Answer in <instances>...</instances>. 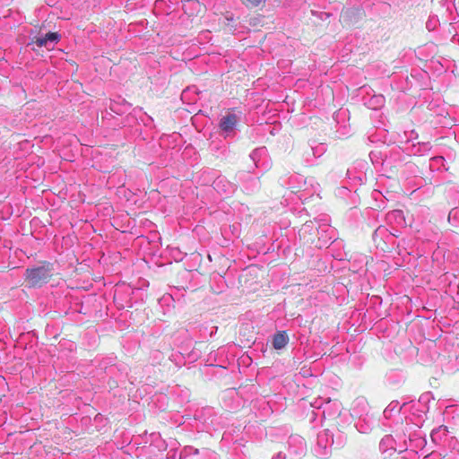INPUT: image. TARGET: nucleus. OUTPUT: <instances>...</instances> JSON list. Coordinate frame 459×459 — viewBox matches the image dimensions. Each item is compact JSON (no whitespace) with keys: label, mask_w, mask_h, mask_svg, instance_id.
I'll return each instance as SVG.
<instances>
[{"label":"nucleus","mask_w":459,"mask_h":459,"mask_svg":"<svg viewBox=\"0 0 459 459\" xmlns=\"http://www.w3.org/2000/svg\"><path fill=\"white\" fill-rule=\"evenodd\" d=\"M61 36L57 32H48L45 36H37L33 39V42L39 48L52 49L60 40Z\"/></svg>","instance_id":"obj_3"},{"label":"nucleus","mask_w":459,"mask_h":459,"mask_svg":"<svg viewBox=\"0 0 459 459\" xmlns=\"http://www.w3.org/2000/svg\"><path fill=\"white\" fill-rule=\"evenodd\" d=\"M388 441H391V437L386 436L385 437H384L381 442H380V446H383L385 442H388Z\"/></svg>","instance_id":"obj_17"},{"label":"nucleus","mask_w":459,"mask_h":459,"mask_svg":"<svg viewBox=\"0 0 459 459\" xmlns=\"http://www.w3.org/2000/svg\"><path fill=\"white\" fill-rule=\"evenodd\" d=\"M264 1L265 0H243V4L248 8H253L258 6L262 3H264Z\"/></svg>","instance_id":"obj_14"},{"label":"nucleus","mask_w":459,"mask_h":459,"mask_svg":"<svg viewBox=\"0 0 459 459\" xmlns=\"http://www.w3.org/2000/svg\"><path fill=\"white\" fill-rule=\"evenodd\" d=\"M252 182L254 183L255 186H256L258 184L257 180L255 178H252Z\"/></svg>","instance_id":"obj_22"},{"label":"nucleus","mask_w":459,"mask_h":459,"mask_svg":"<svg viewBox=\"0 0 459 459\" xmlns=\"http://www.w3.org/2000/svg\"><path fill=\"white\" fill-rule=\"evenodd\" d=\"M389 216H394V217H402L403 216V212L400 211V210H396V211H394L391 214H389Z\"/></svg>","instance_id":"obj_16"},{"label":"nucleus","mask_w":459,"mask_h":459,"mask_svg":"<svg viewBox=\"0 0 459 459\" xmlns=\"http://www.w3.org/2000/svg\"><path fill=\"white\" fill-rule=\"evenodd\" d=\"M419 149L421 148L420 143H418Z\"/></svg>","instance_id":"obj_27"},{"label":"nucleus","mask_w":459,"mask_h":459,"mask_svg":"<svg viewBox=\"0 0 459 459\" xmlns=\"http://www.w3.org/2000/svg\"><path fill=\"white\" fill-rule=\"evenodd\" d=\"M432 398L431 396V394L429 392V393H425L423 394L420 395V399H419V402L420 403H428L430 401V399Z\"/></svg>","instance_id":"obj_15"},{"label":"nucleus","mask_w":459,"mask_h":459,"mask_svg":"<svg viewBox=\"0 0 459 459\" xmlns=\"http://www.w3.org/2000/svg\"><path fill=\"white\" fill-rule=\"evenodd\" d=\"M419 149L421 148L420 143H418Z\"/></svg>","instance_id":"obj_26"},{"label":"nucleus","mask_w":459,"mask_h":459,"mask_svg":"<svg viewBox=\"0 0 459 459\" xmlns=\"http://www.w3.org/2000/svg\"><path fill=\"white\" fill-rule=\"evenodd\" d=\"M257 152H258V150H255V151H254V152L250 154V157H251V159H252V160H255V155H256V153H257Z\"/></svg>","instance_id":"obj_19"},{"label":"nucleus","mask_w":459,"mask_h":459,"mask_svg":"<svg viewBox=\"0 0 459 459\" xmlns=\"http://www.w3.org/2000/svg\"><path fill=\"white\" fill-rule=\"evenodd\" d=\"M333 445L334 435L329 429H324L317 434L314 452L317 457L326 458L331 455Z\"/></svg>","instance_id":"obj_2"},{"label":"nucleus","mask_w":459,"mask_h":459,"mask_svg":"<svg viewBox=\"0 0 459 459\" xmlns=\"http://www.w3.org/2000/svg\"><path fill=\"white\" fill-rule=\"evenodd\" d=\"M430 22H427V28L429 30V26H432V23H429Z\"/></svg>","instance_id":"obj_24"},{"label":"nucleus","mask_w":459,"mask_h":459,"mask_svg":"<svg viewBox=\"0 0 459 459\" xmlns=\"http://www.w3.org/2000/svg\"><path fill=\"white\" fill-rule=\"evenodd\" d=\"M385 99L382 94H374L368 100L365 99V105L371 109H378L385 105Z\"/></svg>","instance_id":"obj_7"},{"label":"nucleus","mask_w":459,"mask_h":459,"mask_svg":"<svg viewBox=\"0 0 459 459\" xmlns=\"http://www.w3.org/2000/svg\"><path fill=\"white\" fill-rule=\"evenodd\" d=\"M419 152H420V150L412 151V153H413L414 155L418 154Z\"/></svg>","instance_id":"obj_23"},{"label":"nucleus","mask_w":459,"mask_h":459,"mask_svg":"<svg viewBox=\"0 0 459 459\" xmlns=\"http://www.w3.org/2000/svg\"><path fill=\"white\" fill-rule=\"evenodd\" d=\"M429 143H422V146H423L425 149H426V148H429Z\"/></svg>","instance_id":"obj_21"},{"label":"nucleus","mask_w":459,"mask_h":459,"mask_svg":"<svg viewBox=\"0 0 459 459\" xmlns=\"http://www.w3.org/2000/svg\"><path fill=\"white\" fill-rule=\"evenodd\" d=\"M288 444L290 452L293 455H301L306 451L305 439L300 436H290Z\"/></svg>","instance_id":"obj_5"},{"label":"nucleus","mask_w":459,"mask_h":459,"mask_svg":"<svg viewBox=\"0 0 459 459\" xmlns=\"http://www.w3.org/2000/svg\"><path fill=\"white\" fill-rule=\"evenodd\" d=\"M346 436L343 435V433L342 432H338L335 436H334V445L337 448H341L344 446V444L346 443Z\"/></svg>","instance_id":"obj_12"},{"label":"nucleus","mask_w":459,"mask_h":459,"mask_svg":"<svg viewBox=\"0 0 459 459\" xmlns=\"http://www.w3.org/2000/svg\"><path fill=\"white\" fill-rule=\"evenodd\" d=\"M376 424V420L373 416L366 414L365 416H360L358 421L355 424L356 429L360 433H368L372 430Z\"/></svg>","instance_id":"obj_6"},{"label":"nucleus","mask_w":459,"mask_h":459,"mask_svg":"<svg viewBox=\"0 0 459 459\" xmlns=\"http://www.w3.org/2000/svg\"><path fill=\"white\" fill-rule=\"evenodd\" d=\"M311 150L315 157H320L325 152L326 149L325 144L320 143L319 145L313 147Z\"/></svg>","instance_id":"obj_13"},{"label":"nucleus","mask_w":459,"mask_h":459,"mask_svg":"<svg viewBox=\"0 0 459 459\" xmlns=\"http://www.w3.org/2000/svg\"><path fill=\"white\" fill-rule=\"evenodd\" d=\"M202 454H203V456H204V457L207 458V457H209V456H210L211 452H210V451H208L207 449H204V450H203V453H202Z\"/></svg>","instance_id":"obj_18"},{"label":"nucleus","mask_w":459,"mask_h":459,"mask_svg":"<svg viewBox=\"0 0 459 459\" xmlns=\"http://www.w3.org/2000/svg\"><path fill=\"white\" fill-rule=\"evenodd\" d=\"M288 342L289 336L284 331L276 333L273 337V347L275 350H281L284 348Z\"/></svg>","instance_id":"obj_8"},{"label":"nucleus","mask_w":459,"mask_h":459,"mask_svg":"<svg viewBox=\"0 0 459 459\" xmlns=\"http://www.w3.org/2000/svg\"><path fill=\"white\" fill-rule=\"evenodd\" d=\"M430 22H427V28L429 30V26H432V23H429Z\"/></svg>","instance_id":"obj_25"},{"label":"nucleus","mask_w":459,"mask_h":459,"mask_svg":"<svg viewBox=\"0 0 459 459\" xmlns=\"http://www.w3.org/2000/svg\"><path fill=\"white\" fill-rule=\"evenodd\" d=\"M222 185L223 188L221 189L222 192H224L225 194H231L234 192L235 190V186L233 185H231L230 183L227 182V186H225L223 184V178H217L214 182H213V187L215 190H217L218 192L221 191V186Z\"/></svg>","instance_id":"obj_10"},{"label":"nucleus","mask_w":459,"mask_h":459,"mask_svg":"<svg viewBox=\"0 0 459 459\" xmlns=\"http://www.w3.org/2000/svg\"><path fill=\"white\" fill-rule=\"evenodd\" d=\"M443 160L444 158L442 156H437V157L433 158V160Z\"/></svg>","instance_id":"obj_20"},{"label":"nucleus","mask_w":459,"mask_h":459,"mask_svg":"<svg viewBox=\"0 0 459 459\" xmlns=\"http://www.w3.org/2000/svg\"><path fill=\"white\" fill-rule=\"evenodd\" d=\"M199 455V450L192 446L185 447L184 451L180 455V459H187L189 456H195Z\"/></svg>","instance_id":"obj_11"},{"label":"nucleus","mask_w":459,"mask_h":459,"mask_svg":"<svg viewBox=\"0 0 459 459\" xmlns=\"http://www.w3.org/2000/svg\"><path fill=\"white\" fill-rule=\"evenodd\" d=\"M403 406H399V402L396 400L392 401L385 409L383 414L385 419H390L394 412H400Z\"/></svg>","instance_id":"obj_9"},{"label":"nucleus","mask_w":459,"mask_h":459,"mask_svg":"<svg viewBox=\"0 0 459 459\" xmlns=\"http://www.w3.org/2000/svg\"><path fill=\"white\" fill-rule=\"evenodd\" d=\"M238 122V117L234 113H228L226 116L221 118L219 126L224 134L225 137L233 134Z\"/></svg>","instance_id":"obj_4"},{"label":"nucleus","mask_w":459,"mask_h":459,"mask_svg":"<svg viewBox=\"0 0 459 459\" xmlns=\"http://www.w3.org/2000/svg\"><path fill=\"white\" fill-rule=\"evenodd\" d=\"M52 275V264L44 262L37 266L27 268L25 280L30 287H41L50 280Z\"/></svg>","instance_id":"obj_1"}]
</instances>
